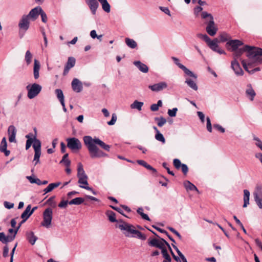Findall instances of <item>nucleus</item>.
I'll use <instances>...</instances> for the list:
<instances>
[{"label": "nucleus", "mask_w": 262, "mask_h": 262, "mask_svg": "<svg viewBox=\"0 0 262 262\" xmlns=\"http://www.w3.org/2000/svg\"><path fill=\"white\" fill-rule=\"evenodd\" d=\"M31 208V205L30 204L28 205L21 214V218L23 219V222H26L32 215L30 213Z\"/></svg>", "instance_id": "obj_25"}, {"label": "nucleus", "mask_w": 262, "mask_h": 262, "mask_svg": "<svg viewBox=\"0 0 262 262\" xmlns=\"http://www.w3.org/2000/svg\"><path fill=\"white\" fill-rule=\"evenodd\" d=\"M84 200L83 198L81 197L76 198L69 201V204L70 205H79L83 203Z\"/></svg>", "instance_id": "obj_38"}, {"label": "nucleus", "mask_w": 262, "mask_h": 262, "mask_svg": "<svg viewBox=\"0 0 262 262\" xmlns=\"http://www.w3.org/2000/svg\"><path fill=\"white\" fill-rule=\"evenodd\" d=\"M244 43L240 40L234 39L230 40L228 41L226 43L227 47H230L231 49H229V50L232 52H234L239 48V47L243 46Z\"/></svg>", "instance_id": "obj_11"}, {"label": "nucleus", "mask_w": 262, "mask_h": 262, "mask_svg": "<svg viewBox=\"0 0 262 262\" xmlns=\"http://www.w3.org/2000/svg\"><path fill=\"white\" fill-rule=\"evenodd\" d=\"M55 93L60 102L64 101L63 93L61 89H56Z\"/></svg>", "instance_id": "obj_40"}, {"label": "nucleus", "mask_w": 262, "mask_h": 262, "mask_svg": "<svg viewBox=\"0 0 262 262\" xmlns=\"http://www.w3.org/2000/svg\"><path fill=\"white\" fill-rule=\"evenodd\" d=\"M117 119V117L116 114L114 113L112 114L111 120L107 122V124L109 125H113L115 124Z\"/></svg>", "instance_id": "obj_59"}, {"label": "nucleus", "mask_w": 262, "mask_h": 262, "mask_svg": "<svg viewBox=\"0 0 262 262\" xmlns=\"http://www.w3.org/2000/svg\"><path fill=\"white\" fill-rule=\"evenodd\" d=\"M120 222V224H119L117 227L123 232L126 237H131L135 231V227L121 220Z\"/></svg>", "instance_id": "obj_4"}, {"label": "nucleus", "mask_w": 262, "mask_h": 262, "mask_svg": "<svg viewBox=\"0 0 262 262\" xmlns=\"http://www.w3.org/2000/svg\"><path fill=\"white\" fill-rule=\"evenodd\" d=\"M55 198V196H52L50 197L46 202V203L49 204L50 206L52 207H55L56 206V203L54 201V199Z\"/></svg>", "instance_id": "obj_54"}, {"label": "nucleus", "mask_w": 262, "mask_h": 262, "mask_svg": "<svg viewBox=\"0 0 262 262\" xmlns=\"http://www.w3.org/2000/svg\"><path fill=\"white\" fill-rule=\"evenodd\" d=\"M137 212L141 216L143 219L148 221L150 220L148 215L143 212V209L142 207L138 208Z\"/></svg>", "instance_id": "obj_41"}, {"label": "nucleus", "mask_w": 262, "mask_h": 262, "mask_svg": "<svg viewBox=\"0 0 262 262\" xmlns=\"http://www.w3.org/2000/svg\"><path fill=\"white\" fill-rule=\"evenodd\" d=\"M41 152H36L34 154L33 162H34V165H36L40 163V157Z\"/></svg>", "instance_id": "obj_53"}, {"label": "nucleus", "mask_w": 262, "mask_h": 262, "mask_svg": "<svg viewBox=\"0 0 262 262\" xmlns=\"http://www.w3.org/2000/svg\"><path fill=\"white\" fill-rule=\"evenodd\" d=\"M7 143L6 137H4L1 143L0 151L4 152L5 156H8L10 154V151L7 149Z\"/></svg>", "instance_id": "obj_21"}, {"label": "nucleus", "mask_w": 262, "mask_h": 262, "mask_svg": "<svg viewBox=\"0 0 262 262\" xmlns=\"http://www.w3.org/2000/svg\"><path fill=\"white\" fill-rule=\"evenodd\" d=\"M167 84L165 81H161L159 83L149 85L148 88L153 92H158L167 88Z\"/></svg>", "instance_id": "obj_14"}, {"label": "nucleus", "mask_w": 262, "mask_h": 262, "mask_svg": "<svg viewBox=\"0 0 262 262\" xmlns=\"http://www.w3.org/2000/svg\"><path fill=\"white\" fill-rule=\"evenodd\" d=\"M105 214L111 222L115 223L117 222V220L116 219V214L113 211L107 210L106 211Z\"/></svg>", "instance_id": "obj_33"}, {"label": "nucleus", "mask_w": 262, "mask_h": 262, "mask_svg": "<svg viewBox=\"0 0 262 262\" xmlns=\"http://www.w3.org/2000/svg\"><path fill=\"white\" fill-rule=\"evenodd\" d=\"M241 62H242L243 67L244 69L245 70V71H246L247 72H248L249 73V72H250V70H249L248 67L252 66L251 62H248V63H247L246 60H243V59L241 60Z\"/></svg>", "instance_id": "obj_49"}, {"label": "nucleus", "mask_w": 262, "mask_h": 262, "mask_svg": "<svg viewBox=\"0 0 262 262\" xmlns=\"http://www.w3.org/2000/svg\"><path fill=\"white\" fill-rule=\"evenodd\" d=\"M171 59L174 61V63L177 65L179 68L182 69L184 72L187 75L193 78L195 80H196L197 79V75L195 74H194L192 72L190 71L188 69H187L185 66H184L183 64H181L180 62L179 59L176 57H172Z\"/></svg>", "instance_id": "obj_9"}, {"label": "nucleus", "mask_w": 262, "mask_h": 262, "mask_svg": "<svg viewBox=\"0 0 262 262\" xmlns=\"http://www.w3.org/2000/svg\"><path fill=\"white\" fill-rule=\"evenodd\" d=\"M30 26V19L24 15L18 23L19 27V35L20 38H22L26 31L28 30Z\"/></svg>", "instance_id": "obj_5"}, {"label": "nucleus", "mask_w": 262, "mask_h": 262, "mask_svg": "<svg viewBox=\"0 0 262 262\" xmlns=\"http://www.w3.org/2000/svg\"><path fill=\"white\" fill-rule=\"evenodd\" d=\"M185 83H186L188 86L193 90L194 91H197L198 89V86L196 82L190 78H186Z\"/></svg>", "instance_id": "obj_28"}, {"label": "nucleus", "mask_w": 262, "mask_h": 262, "mask_svg": "<svg viewBox=\"0 0 262 262\" xmlns=\"http://www.w3.org/2000/svg\"><path fill=\"white\" fill-rule=\"evenodd\" d=\"M125 41L127 46L131 49H135L137 46V42L133 39L126 38Z\"/></svg>", "instance_id": "obj_37"}, {"label": "nucleus", "mask_w": 262, "mask_h": 262, "mask_svg": "<svg viewBox=\"0 0 262 262\" xmlns=\"http://www.w3.org/2000/svg\"><path fill=\"white\" fill-rule=\"evenodd\" d=\"M173 165L176 169H179L183 164L181 163V161L178 159H174L173 161Z\"/></svg>", "instance_id": "obj_58"}, {"label": "nucleus", "mask_w": 262, "mask_h": 262, "mask_svg": "<svg viewBox=\"0 0 262 262\" xmlns=\"http://www.w3.org/2000/svg\"><path fill=\"white\" fill-rule=\"evenodd\" d=\"M196 36L199 38L204 40L206 42H207L210 40V38L206 34H203L201 33H198V34H197Z\"/></svg>", "instance_id": "obj_55"}, {"label": "nucleus", "mask_w": 262, "mask_h": 262, "mask_svg": "<svg viewBox=\"0 0 262 262\" xmlns=\"http://www.w3.org/2000/svg\"><path fill=\"white\" fill-rule=\"evenodd\" d=\"M231 67L236 76H243L244 75V71L236 59H233L231 61Z\"/></svg>", "instance_id": "obj_13"}, {"label": "nucleus", "mask_w": 262, "mask_h": 262, "mask_svg": "<svg viewBox=\"0 0 262 262\" xmlns=\"http://www.w3.org/2000/svg\"><path fill=\"white\" fill-rule=\"evenodd\" d=\"M178 108L177 107L173 108L172 110L169 109L168 110V114L171 117H174L176 116Z\"/></svg>", "instance_id": "obj_56"}, {"label": "nucleus", "mask_w": 262, "mask_h": 262, "mask_svg": "<svg viewBox=\"0 0 262 262\" xmlns=\"http://www.w3.org/2000/svg\"><path fill=\"white\" fill-rule=\"evenodd\" d=\"M155 120L157 122V124L159 127L163 126L166 123V119L163 117H156Z\"/></svg>", "instance_id": "obj_42"}, {"label": "nucleus", "mask_w": 262, "mask_h": 262, "mask_svg": "<svg viewBox=\"0 0 262 262\" xmlns=\"http://www.w3.org/2000/svg\"><path fill=\"white\" fill-rule=\"evenodd\" d=\"M219 38L221 42H225L228 40L229 35L226 33H223L221 34Z\"/></svg>", "instance_id": "obj_57"}, {"label": "nucleus", "mask_w": 262, "mask_h": 262, "mask_svg": "<svg viewBox=\"0 0 262 262\" xmlns=\"http://www.w3.org/2000/svg\"><path fill=\"white\" fill-rule=\"evenodd\" d=\"M134 65L137 67L138 69L142 72L146 73L148 71V67L144 63L140 61H136L134 62Z\"/></svg>", "instance_id": "obj_23"}, {"label": "nucleus", "mask_w": 262, "mask_h": 262, "mask_svg": "<svg viewBox=\"0 0 262 262\" xmlns=\"http://www.w3.org/2000/svg\"><path fill=\"white\" fill-rule=\"evenodd\" d=\"M148 244L151 247H156L160 249L164 247L163 243L160 242L159 239L155 238H149L148 240Z\"/></svg>", "instance_id": "obj_18"}, {"label": "nucleus", "mask_w": 262, "mask_h": 262, "mask_svg": "<svg viewBox=\"0 0 262 262\" xmlns=\"http://www.w3.org/2000/svg\"><path fill=\"white\" fill-rule=\"evenodd\" d=\"M202 17L206 19L207 23L206 30L207 33L210 36H214L216 33L217 28L215 26L213 17L212 15L204 11L202 13Z\"/></svg>", "instance_id": "obj_3"}, {"label": "nucleus", "mask_w": 262, "mask_h": 262, "mask_svg": "<svg viewBox=\"0 0 262 262\" xmlns=\"http://www.w3.org/2000/svg\"><path fill=\"white\" fill-rule=\"evenodd\" d=\"M241 62H242L243 67L244 69L245 70V71H246L247 72H248L249 73V72H250V70H249L248 67L252 66L251 62H248V63H247L246 60H243V59L241 60Z\"/></svg>", "instance_id": "obj_51"}, {"label": "nucleus", "mask_w": 262, "mask_h": 262, "mask_svg": "<svg viewBox=\"0 0 262 262\" xmlns=\"http://www.w3.org/2000/svg\"><path fill=\"white\" fill-rule=\"evenodd\" d=\"M28 90V97L31 99L37 96L41 92L42 87L39 84L34 83L31 85L27 86Z\"/></svg>", "instance_id": "obj_7"}, {"label": "nucleus", "mask_w": 262, "mask_h": 262, "mask_svg": "<svg viewBox=\"0 0 262 262\" xmlns=\"http://www.w3.org/2000/svg\"><path fill=\"white\" fill-rule=\"evenodd\" d=\"M27 239L29 242L32 245H33L37 238L34 235V233L33 232H30L27 234Z\"/></svg>", "instance_id": "obj_39"}, {"label": "nucleus", "mask_w": 262, "mask_h": 262, "mask_svg": "<svg viewBox=\"0 0 262 262\" xmlns=\"http://www.w3.org/2000/svg\"><path fill=\"white\" fill-rule=\"evenodd\" d=\"M245 92L247 96L249 97L250 100H253L254 98L256 95V93L252 88L251 84H247Z\"/></svg>", "instance_id": "obj_22"}, {"label": "nucleus", "mask_w": 262, "mask_h": 262, "mask_svg": "<svg viewBox=\"0 0 262 262\" xmlns=\"http://www.w3.org/2000/svg\"><path fill=\"white\" fill-rule=\"evenodd\" d=\"M68 201L62 200L58 204V207L61 208H65L67 207L68 204H69Z\"/></svg>", "instance_id": "obj_64"}, {"label": "nucleus", "mask_w": 262, "mask_h": 262, "mask_svg": "<svg viewBox=\"0 0 262 262\" xmlns=\"http://www.w3.org/2000/svg\"><path fill=\"white\" fill-rule=\"evenodd\" d=\"M92 14L95 15L99 7V3L97 0H85Z\"/></svg>", "instance_id": "obj_17"}, {"label": "nucleus", "mask_w": 262, "mask_h": 262, "mask_svg": "<svg viewBox=\"0 0 262 262\" xmlns=\"http://www.w3.org/2000/svg\"><path fill=\"white\" fill-rule=\"evenodd\" d=\"M43 221L41 225L47 228H49L53 218V210L51 208H46L43 212Z\"/></svg>", "instance_id": "obj_6"}, {"label": "nucleus", "mask_w": 262, "mask_h": 262, "mask_svg": "<svg viewBox=\"0 0 262 262\" xmlns=\"http://www.w3.org/2000/svg\"><path fill=\"white\" fill-rule=\"evenodd\" d=\"M26 178L32 184L35 183L38 185V183L40 182V180L35 178V176H27Z\"/></svg>", "instance_id": "obj_48"}, {"label": "nucleus", "mask_w": 262, "mask_h": 262, "mask_svg": "<svg viewBox=\"0 0 262 262\" xmlns=\"http://www.w3.org/2000/svg\"><path fill=\"white\" fill-rule=\"evenodd\" d=\"M15 238V235H8L6 236L4 233L0 232V241L4 244L12 242Z\"/></svg>", "instance_id": "obj_20"}, {"label": "nucleus", "mask_w": 262, "mask_h": 262, "mask_svg": "<svg viewBox=\"0 0 262 262\" xmlns=\"http://www.w3.org/2000/svg\"><path fill=\"white\" fill-rule=\"evenodd\" d=\"M131 237H136L143 241H144L146 239V236L145 235L136 229H135L134 233H133Z\"/></svg>", "instance_id": "obj_31"}, {"label": "nucleus", "mask_w": 262, "mask_h": 262, "mask_svg": "<svg viewBox=\"0 0 262 262\" xmlns=\"http://www.w3.org/2000/svg\"><path fill=\"white\" fill-rule=\"evenodd\" d=\"M101 4L102 8L104 11L109 13L111 11V6L107 0H98Z\"/></svg>", "instance_id": "obj_29"}, {"label": "nucleus", "mask_w": 262, "mask_h": 262, "mask_svg": "<svg viewBox=\"0 0 262 262\" xmlns=\"http://www.w3.org/2000/svg\"><path fill=\"white\" fill-rule=\"evenodd\" d=\"M34 130L35 132V135L33 137V143H32V146L34 149L35 153L36 152H41V142L39 140L37 139L36 138V133H37V130L36 128L35 127L34 128Z\"/></svg>", "instance_id": "obj_15"}, {"label": "nucleus", "mask_w": 262, "mask_h": 262, "mask_svg": "<svg viewBox=\"0 0 262 262\" xmlns=\"http://www.w3.org/2000/svg\"><path fill=\"white\" fill-rule=\"evenodd\" d=\"M71 85L73 90L76 93H80L83 89L82 82L77 78H74L72 81Z\"/></svg>", "instance_id": "obj_16"}, {"label": "nucleus", "mask_w": 262, "mask_h": 262, "mask_svg": "<svg viewBox=\"0 0 262 262\" xmlns=\"http://www.w3.org/2000/svg\"><path fill=\"white\" fill-rule=\"evenodd\" d=\"M184 186H185L186 189L187 191L195 190L196 192H198V193L199 192V191L198 189L196 188V187L194 184L191 183L190 181H186L185 182H184Z\"/></svg>", "instance_id": "obj_30"}, {"label": "nucleus", "mask_w": 262, "mask_h": 262, "mask_svg": "<svg viewBox=\"0 0 262 262\" xmlns=\"http://www.w3.org/2000/svg\"><path fill=\"white\" fill-rule=\"evenodd\" d=\"M60 184V182H57V183H53L50 184L47 187H46L45 189H44L43 191L45 192L44 194H46L47 193H48L51 191H52L55 188H56L58 187Z\"/></svg>", "instance_id": "obj_32"}, {"label": "nucleus", "mask_w": 262, "mask_h": 262, "mask_svg": "<svg viewBox=\"0 0 262 262\" xmlns=\"http://www.w3.org/2000/svg\"><path fill=\"white\" fill-rule=\"evenodd\" d=\"M155 139L160 142H161L163 144L165 143V139L164 137L162 134H161L160 132H158V134H156L155 135Z\"/></svg>", "instance_id": "obj_46"}, {"label": "nucleus", "mask_w": 262, "mask_h": 262, "mask_svg": "<svg viewBox=\"0 0 262 262\" xmlns=\"http://www.w3.org/2000/svg\"><path fill=\"white\" fill-rule=\"evenodd\" d=\"M253 140L256 141V145L258 147L262 150V142L257 137L254 136L253 137Z\"/></svg>", "instance_id": "obj_63"}, {"label": "nucleus", "mask_w": 262, "mask_h": 262, "mask_svg": "<svg viewBox=\"0 0 262 262\" xmlns=\"http://www.w3.org/2000/svg\"><path fill=\"white\" fill-rule=\"evenodd\" d=\"M206 121H207V125H206L207 129L209 133H211L212 130V125H211V120L208 117H207L206 118Z\"/></svg>", "instance_id": "obj_61"}, {"label": "nucleus", "mask_w": 262, "mask_h": 262, "mask_svg": "<svg viewBox=\"0 0 262 262\" xmlns=\"http://www.w3.org/2000/svg\"><path fill=\"white\" fill-rule=\"evenodd\" d=\"M218 40L217 38H215L213 40H211L210 38V40L207 42V44L208 47L213 51L216 50V49L219 47L217 45Z\"/></svg>", "instance_id": "obj_27"}, {"label": "nucleus", "mask_w": 262, "mask_h": 262, "mask_svg": "<svg viewBox=\"0 0 262 262\" xmlns=\"http://www.w3.org/2000/svg\"><path fill=\"white\" fill-rule=\"evenodd\" d=\"M84 144L88 148L90 157L92 159L100 158L107 156V154L100 150L97 146L98 145L103 149L108 151L110 146L106 144L103 141L97 137L93 138L90 136H85L83 138Z\"/></svg>", "instance_id": "obj_1"}, {"label": "nucleus", "mask_w": 262, "mask_h": 262, "mask_svg": "<svg viewBox=\"0 0 262 262\" xmlns=\"http://www.w3.org/2000/svg\"><path fill=\"white\" fill-rule=\"evenodd\" d=\"M42 11V8L40 6H37L32 9L29 13L28 15H26L28 16L29 19L33 21L35 20L40 15V13Z\"/></svg>", "instance_id": "obj_10"}, {"label": "nucleus", "mask_w": 262, "mask_h": 262, "mask_svg": "<svg viewBox=\"0 0 262 262\" xmlns=\"http://www.w3.org/2000/svg\"><path fill=\"white\" fill-rule=\"evenodd\" d=\"M253 197L257 205L262 209V189L260 188H257L253 193Z\"/></svg>", "instance_id": "obj_12"}, {"label": "nucleus", "mask_w": 262, "mask_h": 262, "mask_svg": "<svg viewBox=\"0 0 262 262\" xmlns=\"http://www.w3.org/2000/svg\"><path fill=\"white\" fill-rule=\"evenodd\" d=\"M8 134L9 135V141L10 142H15L16 131L15 127L13 125H10L8 129Z\"/></svg>", "instance_id": "obj_19"}, {"label": "nucleus", "mask_w": 262, "mask_h": 262, "mask_svg": "<svg viewBox=\"0 0 262 262\" xmlns=\"http://www.w3.org/2000/svg\"><path fill=\"white\" fill-rule=\"evenodd\" d=\"M75 59L73 57H70L68 58V61L66 64V66L69 67L70 69H71L75 66Z\"/></svg>", "instance_id": "obj_43"}, {"label": "nucleus", "mask_w": 262, "mask_h": 262, "mask_svg": "<svg viewBox=\"0 0 262 262\" xmlns=\"http://www.w3.org/2000/svg\"><path fill=\"white\" fill-rule=\"evenodd\" d=\"M241 62H242L243 67L244 69L245 70V71H246L247 72H248L249 73V72H250V70H249L248 67L252 66L251 62H248V63H247L246 60H243V59L241 60Z\"/></svg>", "instance_id": "obj_50"}, {"label": "nucleus", "mask_w": 262, "mask_h": 262, "mask_svg": "<svg viewBox=\"0 0 262 262\" xmlns=\"http://www.w3.org/2000/svg\"><path fill=\"white\" fill-rule=\"evenodd\" d=\"M32 58V55L30 52V51H27L25 54V60L28 65L30 64L31 62V60Z\"/></svg>", "instance_id": "obj_45"}, {"label": "nucleus", "mask_w": 262, "mask_h": 262, "mask_svg": "<svg viewBox=\"0 0 262 262\" xmlns=\"http://www.w3.org/2000/svg\"><path fill=\"white\" fill-rule=\"evenodd\" d=\"M68 154H66L60 161V163H64L67 167H70L71 164L70 160L68 159Z\"/></svg>", "instance_id": "obj_44"}, {"label": "nucleus", "mask_w": 262, "mask_h": 262, "mask_svg": "<svg viewBox=\"0 0 262 262\" xmlns=\"http://www.w3.org/2000/svg\"><path fill=\"white\" fill-rule=\"evenodd\" d=\"M161 250V253L162 254V256L164 259L165 258H168L170 255L168 253L167 250L165 246L163 247L162 249H160Z\"/></svg>", "instance_id": "obj_60"}, {"label": "nucleus", "mask_w": 262, "mask_h": 262, "mask_svg": "<svg viewBox=\"0 0 262 262\" xmlns=\"http://www.w3.org/2000/svg\"><path fill=\"white\" fill-rule=\"evenodd\" d=\"M149 231H150L152 233H153L155 236L158 237L159 238V241L163 243V245H165L167 247H169V244L164 238H161L155 231L149 229L148 228H146Z\"/></svg>", "instance_id": "obj_47"}, {"label": "nucleus", "mask_w": 262, "mask_h": 262, "mask_svg": "<svg viewBox=\"0 0 262 262\" xmlns=\"http://www.w3.org/2000/svg\"><path fill=\"white\" fill-rule=\"evenodd\" d=\"M88 176L79 178L78 183L80 184H83V185H85L86 186H88L89 184L88 182Z\"/></svg>", "instance_id": "obj_52"}, {"label": "nucleus", "mask_w": 262, "mask_h": 262, "mask_svg": "<svg viewBox=\"0 0 262 262\" xmlns=\"http://www.w3.org/2000/svg\"><path fill=\"white\" fill-rule=\"evenodd\" d=\"M87 176L83 169V166L81 163H78L77 167L78 178Z\"/></svg>", "instance_id": "obj_35"}, {"label": "nucleus", "mask_w": 262, "mask_h": 262, "mask_svg": "<svg viewBox=\"0 0 262 262\" xmlns=\"http://www.w3.org/2000/svg\"><path fill=\"white\" fill-rule=\"evenodd\" d=\"M137 162L140 165L143 166L145 168H146L147 169L152 171L153 173H156L157 170L152 167L151 165L148 164L147 162H146L145 161L142 160H138L137 161Z\"/></svg>", "instance_id": "obj_26"}, {"label": "nucleus", "mask_w": 262, "mask_h": 262, "mask_svg": "<svg viewBox=\"0 0 262 262\" xmlns=\"http://www.w3.org/2000/svg\"><path fill=\"white\" fill-rule=\"evenodd\" d=\"M67 147L73 151H78L82 147V144L80 140L75 137L69 138L66 140Z\"/></svg>", "instance_id": "obj_8"}, {"label": "nucleus", "mask_w": 262, "mask_h": 262, "mask_svg": "<svg viewBox=\"0 0 262 262\" xmlns=\"http://www.w3.org/2000/svg\"><path fill=\"white\" fill-rule=\"evenodd\" d=\"M40 63L36 60H34V68H33V75L35 79H37L39 77V71L40 69Z\"/></svg>", "instance_id": "obj_24"}, {"label": "nucleus", "mask_w": 262, "mask_h": 262, "mask_svg": "<svg viewBox=\"0 0 262 262\" xmlns=\"http://www.w3.org/2000/svg\"><path fill=\"white\" fill-rule=\"evenodd\" d=\"M244 193L243 207L245 208L249 204L250 192L248 190L245 189L244 190Z\"/></svg>", "instance_id": "obj_34"}, {"label": "nucleus", "mask_w": 262, "mask_h": 262, "mask_svg": "<svg viewBox=\"0 0 262 262\" xmlns=\"http://www.w3.org/2000/svg\"><path fill=\"white\" fill-rule=\"evenodd\" d=\"M167 229H169L170 231H171L173 233L176 234L180 239H182V237L181 235V234L173 228L171 227H168Z\"/></svg>", "instance_id": "obj_62"}, {"label": "nucleus", "mask_w": 262, "mask_h": 262, "mask_svg": "<svg viewBox=\"0 0 262 262\" xmlns=\"http://www.w3.org/2000/svg\"><path fill=\"white\" fill-rule=\"evenodd\" d=\"M143 102L139 101L138 100H135L130 105V107L132 109H137L138 111H141L142 110V107L143 106Z\"/></svg>", "instance_id": "obj_36"}, {"label": "nucleus", "mask_w": 262, "mask_h": 262, "mask_svg": "<svg viewBox=\"0 0 262 262\" xmlns=\"http://www.w3.org/2000/svg\"><path fill=\"white\" fill-rule=\"evenodd\" d=\"M245 52H247V57L253 60L257 55H262V49L258 47L245 45L243 48H239L234 52L233 56L234 59H237Z\"/></svg>", "instance_id": "obj_2"}]
</instances>
